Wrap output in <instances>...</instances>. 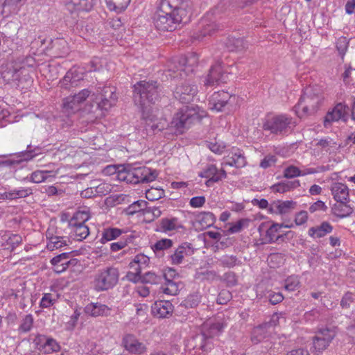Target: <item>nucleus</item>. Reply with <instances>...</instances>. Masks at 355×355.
I'll return each instance as SVG.
<instances>
[{
    "label": "nucleus",
    "instance_id": "f257e3e1",
    "mask_svg": "<svg viewBox=\"0 0 355 355\" xmlns=\"http://www.w3.org/2000/svg\"><path fill=\"white\" fill-rule=\"evenodd\" d=\"M189 3L186 0H161L153 20L155 27L162 31H173L187 18Z\"/></svg>",
    "mask_w": 355,
    "mask_h": 355
},
{
    "label": "nucleus",
    "instance_id": "f03ea898",
    "mask_svg": "<svg viewBox=\"0 0 355 355\" xmlns=\"http://www.w3.org/2000/svg\"><path fill=\"white\" fill-rule=\"evenodd\" d=\"M158 86L157 82L145 80L139 81L134 85L133 98L135 104L140 107L142 111L143 117L150 121V123H148L153 130L162 131L166 127H169L165 119H160L159 122H154V116L150 114L151 111L150 105L157 99Z\"/></svg>",
    "mask_w": 355,
    "mask_h": 355
},
{
    "label": "nucleus",
    "instance_id": "7ed1b4c3",
    "mask_svg": "<svg viewBox=\"0 0 355 355\" xmlns=\"http://www.w3.org/2000/svg\"><path fill=\"white\" fill-rule=\"evenodd\" d=\"M105 173L110 175L116 173V178L120 181L130 184L151 182L158 175L156 170L147 167L133 168L129 165H122L117 168L114 166H107L105 168Z\"/></svg>",
    "mask_w": 355,
    "mask_h": 355
},
{
    "label": "nucleus",
    "instance_id": "20e7f679",
    "mask_svg": "<svg viewBox=\"0 0 355 355\" xmlns=\"http://www.w3.org/2000/svg\"><path fill=\"white\" fill-rule=\"evenodd\" d=\"M207 116V112L198 105L183 106L174 114L169 128L175 134H182L190 125Z\"/></svg>",
    "mask_w": 355,
    "mask_h": 355
},
{
    "label": "nucleus",
    "instance_id": "39448f33",
    "mask_svg": "<svg viewBox=\"0 0 355 355\" xmlns=\"http://www.w3.org/2000/svg\"><path fill=\"white\" fill-rule=\"evenodd\" d=\"M223 329L224 324L220 320L210 319L202 324L200 333L192 338L191 345L193 349L208 352L213 347V338L219 336Z\"/></svg>",
    "mask_w": 355,
    "mask_h": 355
},
{
    "label": "nucleus",
    "instance_id": "423d86ee",
    "mask_svg": "<svg viewBox=\"0 0 355 355\" xmlns=\"http://www.w3.org/2000/svg\"><path fill=\"white\" fill-rule=\"evenodd\" d=\"M117 99L115 87L112 86L98 87L92 95V100L96 103L95 110H88V111L94 113L96 117L101 116L103 111H108L116 105Z\"/></svg>",
    "mask_w": 355,
    "mask_h": 355
},
{
    "label": "nucleus",
    "instance_id": "0eeeda50",
    "mask_svg": "<svg viewBox=\"0 0 355 355\" xmlns=\"http://www.w3.org/2000/svg\"><path fill=\"white\" fill-rule=\"evenodd\" d=\"M198 62V58L196 54L189 56H178L172 58L167 64V72L171 78H183L193 72V67Z\"/></svg>",
    "mask_w": 355,
    "mask_h": 355
},
{
    "label": "nucleus",
    "instance_id": "6e6552de",
    "mask_svg": "<svg viewBox=\"0 0 355 355\" xmlns=\"http://www.w3.org/2000/svg\"><path fill=\"white\" fill-rule=\"evenodd\" d=\"M119 271L114 266H105L98 269L94 277V287L96 291L113 288L119 282Z\"/></svg>",
    "mask_w": 355,
    "mask_h": 355
},
{
    "label": "nucleus",
    "instance_id": "1a4fd4ad",
    "mask_svg": "<svg viewBox=\"0 0 355 355\" xmlns=\"http://www.w3.org/2000/svg\"><path fill=\"white\" fill-rule=\"evenodd\" d=\"M296 121L286 114L274 116L268 119L263 124L264 130L277 135H284L293 130Z\"/></svg>",
    "mask_w": 355,
    "mask_h": 355
},
{
    "label": "nucleus",
    "instance_id": "9d476101",
    "mask_svg": "<svg viewBox=\"0 0 355 355\" xmlns=\"http://www.w3.org/2000/svg\"><path fill=\"white\" fill-rule=\"evenodd\" d=\"M321 103V98L318 95L311 96L309 89H307L300 98L295 106L297 114L302 117L303 115L314 113Z\"/></svg>",
    "mask_w": 355,
    "mask_h": 355
},
{
    "label": "nucleus",
    "instance_id": "9b49d317",
    "mask_svg": "<svg viewBox=\"0 0 355 355\" xmlns=\"http://www.w3.org/2000/svg\"><path fill=\"white\" fill-rule=\"evenodd\" d=\"M293 225H285L284 223H273L266 231L263 243H273L285 241L286 239H291L295 236L293 231H286L282 233L281 230L283 227L291 228Z\"/></svg>",
    "mask_w": 355,
    "mask_h": 355
},
{
    "label": "nucleus",
    "instance_id": "f8f14e48",
    "mask_svg": "<svg viewBox=\"0 0 355 355\" xmlns=\"http://www.w3.org/2000/svg\"><path fill=\"white\" fill-rule=\"evenodd\" d=\"M121 345L125 351L133 355H144L148 351L147 345L132 334H126L123 336Z\"/></svg>",
    "mask_w": 355,
    "mask_h": 355
},
{
    "label": "nucleus",
    "instance_id": "ddd939ff",
    "mask_svg": "<svg viewBox=\"0 0 355 355\" xmlns=\"http://www.w3.org/2000/svg\"><path fill=\"white\" fill-rule=\"evenodd\" d=\"M197 94V87L189 82H184L178 85L174 91V96L182 103H188L193 101Z\"/></svg>",
    "mask_w": 355,
    "mask_h": 355
},
{
    "label": "nucleus",
    "instance_id": "4468645a",
    "mask_svg": "<svg viewBox=\"0 0 355 355\" xmlns=\"http://www.w3.org/2000/svg\"><path fill=\"white\" fill-rule=\"evenodd\" d=\"M71 252H64L54 257L51 260V264L53 267V271L61 273L65 271L70 266H75L78 263L77 259H70Z\"/></svg>",
    "mask_w": 355,
    "mask_h": 355
},
{
    "label": "nucleus",
    "instance_id": "2eb2a0df",
    "mask_svg": "<svg viewBox=\"0 0 355 355\" xmlns=\"http://www.w3.org/2000/svg\"><path fill=\"white\" fill-rule=\"evenodd\" d=\"M84 78V71L83 69L73 67L70 69L60 80V85L62 88L70 89L76 87L78 83Z\"/></svg>",
    "mask_w": 355,
    "mask_h": 355
},
{
    "label": "nucleus",
    "instance_id": "dca6fc26",
    "mask_svg": "<svg viewBox=\"0 0 355 355\" xmlns=\"http://www.w3.org/2000/svg\"><path fill=\"white\" fill-rule=\"evenodd\" d=\"M34 343L40 352L46 354L57 352L60 349L56 340L45 335H37L34 339Z\"/></svg>",
    "mask_w": 355,
    "mask_h": 355
},
{
    "label": "nucleus",
    "instance_id": "f3484780",
    "mask_svg": "<svg viewBox=\"0 0 355 355\" xmlns=\"http://www.w3.org/2000/svg\"><path fill=\"white\" fill-rule=\"evenodd\" d=\"M227 80V74H226L220 62H216L213 65L207 75L205 85L207 86H214L220 83H226Z\"/></svg>",
    "mask_w": 355,
    "mask_h": 355
},
{
    "label": "nucleus",
    "instance_id": "a211bd4d",
    "mask_svg": "<svg viewBox=\"0 0 355 355\" xmlns=\"http://www.w3.org/2000/svg\"><path fill=\"white\" fill-rule=\"evenodd\" d=\"M199 176L208 179L206 182V185L209 187L211 183L217 182L226 178L227 173L224 169L218 170L214 164H208L200 173Z\"/></svg>",
    "mask_w": 355,
    "mask_h": 355
},
{
    "label": "nucleus",
    "instance_id": "6ab92c4d",
    "mask_svg": "<svg viewBox=\"0 0 355 355\" xmlns=\"http://www.w3.org/2000/svg\"><path fill=\"white\" fill-rule=\"evenodd\" d=\"M89 89H83L73 96H69L64 100L63 106L67 110L75 111L91 94Z\"/></svg>",
    "mask_w": 355,
    "mask_h": 355
},
{
    "label": "nucleus",
    "instance_id": "aec40b11",
    "mask_svg": "<svg viewBox=\"0 0 355 355\" xmlns=\"http://www.w3.org/2000/svg\"><path fill=\"white\" fill-rule=\"evenodd\" d=\"M86 315L93 317H107L111 315L112 308L101 302H90L84 308Z\"/></svg>",
    "mask_w": 355,
    "mask_h": 355
},
{
    "label": "nucleus",
    "instance_id": "412c9836",
    "mask_svg": "<svg viewBox=\"0 0 355 355\" xmlns=\"http://www.w3.org/2000/svg\"><path fill=\"white\" fill-rule=\"evenodd\" d=\"M231 98L232 96L227 92L220 91L214 92L209 98V108L216 112L222 111Z\"/></svg>",
    "mask_w": 355,
    "mask_h": 355
},
{
    "label": "nucleus",
    "instance_id": "4be33fe9",
    "mask_svg": "<svg viewBox=\"0 0 355 355\" xmlns=\"http://www.w3.org/2000/svg\"><path fill=\"white\" fill-rule=\"evenodd\" d=\"M193 254V249L189 243H183L175 249L173 252L168 257L173 264H180L184 257L191 256Z\"/></svg>",
    "mask_w": 355,
    "mask_h": 355
},
{
    "label": "nucleus",
    "instance_id": "5701e85b",
    "mask_svg": "<svg viewBox=\"0 0 355 355\" xmlns=\"http://www.w3.org/2000/svg\"><path fill=\"white\" fill-rule=\"evenodd\" d=\"M347 109L348 107L345 104L342 103H338L332 111L327 114L324 121V126H327V125L331 122L337 121L340 119L346 121Z\"/></svg>",
    "mask_w": 355,
    "mask_h": 355
},
{
    "label": "nucleus",
    "instance_id": "b1692460",
    "mask_svg": "<svg viewBox=\"0 0 355 355\" xmlns=\"http://www.w3.org/2000/svg\"><path fill=\"white\" fill-rule=\"evenodd\" d=\"M183 227L182 223L178 218H163L159 221V225H157L156 230L163 233L169 234L171 232L178 231Z\"/></svg>",
    "mask_w": 355,
    "mask_h": 355
},
{
    "label": "nucleus",
    "instance_id": "393cba45",
    "mask_svg": "<svg viewBox=\"0 0 355 355\" xmlns=\"http://www.w3.org/2000/svg\"><path fill=\"white\" fill-rule=\"evenodd\" d=\"M330 191L333 198L339 202L341 200L349 201V189L348 187L342 182H333L330 187Z\"/></svg>",
    "mask_w": 355,
    "mask_h": 355
},
{
    "label": "nucleus",
    "instance_id": "a878e982",
    "mask_svg": "<svg viewBox=\"0 0 355 355\" xmlns=\"http://www.w3.org/2000/svg\"><path fill=\"white\" fill-rule=\"evenodd\" d=\"M173 311V306L168 300L155 302L152 306V313L158 318H167Z\"/></svg>",
    "mask_w": 355,
    "mask_h": 355
},
{
    "label": "nucleus",
    "instance_id": "bb28decb",
    "mask_svg": "<svg viewBox=\"0 0 355 355\" xmlns=\"http://www.w3.org/2000/svg\"><path fill=\"white\" fill-rule=\"evenodd\" d=\"M194 220L196 228L202 230L212 226L216 221V217L211 212L202 211L195 216Z\"/></svg>",
    "mask_w": 355,
    "mask_h": 355
},
{
    "label": "nucleus",
    "instance_id": "cd10ccee",
    "mask_svg": "<svg viewBox=\"0 0 355 355\" xmlns=\"http://www.w3.org/2000/svg\"><path fill=\"white\" fill-rule=\"evenodd\" d=\"M176 275L175 270L172 268H169L167 272L164 274L166 283L161 287L164 293L170 295H175L178 293L179 290L178 284L169 279V277H174Z\"/></svg>",
    "mask_w": 355,
    "mask_h": 355
},
{
    "label": "nucleus",
    "instance_id": "c85d7f7f",
    "mask_svg": "<svg viewBox=\"0 0 355 355\" xmlns=\"http://www.w3.org/2000/svg\"><path fill=\"white\" fill-rule=\"evenodd\" d=\"M349 202L347 200L336 202L331 207L332 214L340 218L349 216L354 212V209Z\"/></svg>",
    "mask_w": 355,
    "mask_h": 355
},
{
    "label": "nucleus",
    "instance_id": "c756f323",
    "mask_svg": "<svg viewBox=\"0 0 355 355\" xmlns=\"http://www.w3.org/2000/svg\"><path fill=\"white\" fill-rule=\"evenodd\" d=\"M230 154L231 157H230V159L231 160L226 162L225 163V165L234 166L238 168H243L246 165L247 161L243 150L239 148H232Z\"/></svg>",
    "mask_w": 355,
    "mask_h": 355
},
{
    "label": "nucleus",
    "instance_id": "7c9ffc66",
    "mask_svg": "<svg viewBox=\"0 0 355 355\" xmlns=\"http://www.w3.org/2000/svg\"><path fill=\"white\" fill-rule=\"evenodd\" d=\"M333 231V226L327 221L309 230V235L313 238H322Z\"/></svg>",
    "mask_w": 355,
    "mask_h": 355
},
{
    "label": "nucleus",
    "instance_id": "2f4dec72",
    "mask_svg": "<svg viewBox=\"0 0 355 355\" xmlns=\"http://www.w3.org/2000/svg\"><path fill=\"white\" fill-rule=\"evenodd\" d=\"M90 218L89 211L87 208L78 210L75 212L73 217L69 221V226L76 225H85V223Z\"/></svg>",
    "mask_w": 355,
    "mask_h": 355
},
{
    "label": "nucleus",
    "instance_id": "473e14b6",
    "mask_svg": "<svg viewBox=\"0 0 355 355\" xmlns=\"http://www.w3.org/2000/svg\"><path fill=\"white\" fill-rule=\"evenodd\" d=\"M41 153V148L39 146L33 147L31 145H28L26 150L19 153L17 157L19 158V162H28Z\"/></svg>",
    "mask_w": 355,
    "mask_h": 355
},
{
    "label": "nucleus",
    "instance_id": "72a5a7b5",
    "mask_svg": "<svg viewBox=\"0 0 355 355\" xmlns=\"http://www.w3.org/2000/svg\"><path fill=\"white\" fill-rule=\"evenodd\" d=\"M71 228V236L77 241H83L86 239L89 234V227L86 225H76V226H69Z\"/></svg>",
    "mask_w": 355,
    "mask_h": 355
},
{
    "label": "nucleus",
    "instance_id": "f704fd0d",
    "mask_svg": "<svg viewBox=\"0 0 355 355\" xmlns=\"http://www.w3.org/2000/svg\"><path fill=\"white\" fill-rule=\"evenodd\" d=\"M3 240L5 248L12 251L21 244L22 238L19 234H8L3 236Z\"/></svg>",
    "mask_w": 355,
    "mask_h": 355
},
{
    "label": "nucleus",
    "instance_id": "c9c22d12",
    "mask_svg": "<svg viewBox=\"0 0 355 355\" xmlns=\"http://www.w3.org/2000/svg\"><path fill=\"white\" fill-rule=\"evenodd\" d=\"M123 233V231L119 228L110 227L106 228L102 232L101 238L100 241L101 243H105L108 241L115 240Z\"/></svg>",
    "mask_w": 355,
    "mask_h": 355
},
{
    "label": "nucleus",
    "instance_id": "e433bc0d",
    "mask_svg": "<svg viewBox=\"0 0 355 355\" xmlns=\"http://www.w3.org/2000/svg\"><path fill=\"white\" fill-rule=\"evenodd\" d=\"M131 0H105L110 10L121 12L125 10Z\"/></svg>",
    "mask_w": 355,
    "mask_h": 355
},
{
    "label": "nucleus",
    "instance_id": "4c0bfd02",
    "mask_svg": "<svg viewBox=\"0 0 355 355\" xmlns=\"http://www.w3.org/2000/svg\"><path fill=\"white\" fill-rule=\"evenodd\" d=\"M5 196L7 199L14 200L20 198H25L32 194V189L31 188H18L13 190L5 192Z\"/></svg>",
    "mask_w": 355,
    "mask_h": 355
},
{
    "label": "nucleus",
    "instance_id": "58836bf2",
    "mask_svg": "<svg viewBox=\"0 0 355 355\" xmlns=\"http://www.w3.org/2000/svg\"><path fill=\"white\" fill-rule=\"evenodd\" d=\"M173 244V241L171 239H162L157 241L151 248L156 254L160 255L164 250L170 249Z\"/></svg>",
    "mask_w": 355,
    "mask_h": 355
},
{
    "label": "nucleus",
    "instance_id": "ea45409f",
    "mask_svg": "<svg viewBox=\"0 0 355 355\" xmlns=\"http://www.w3.org/2000/svg\"><path fill=\"white\" fill-rule=\"evenodd\" d=\"M59 298V295L56 292L44 293L40 300V306L49 308L55 304Z\"/></svg>",
    "mask_w": 355,
    "mask_h": 355
},
{
    "label": "nucleus",
    "instance_id": "a19ab883",
    "mask_svg": "<svg viewBox=\"0 0 355 355\" xmlns=\"http://www.w3.org/2000/svg\"><path fill=\"white\" fill-rule=\"evenodd\" d=\"M67 245V239L65 237L57 236L51 237V241H47L46 248L49 250L53 251Z\"/></svg>",
    "mask_w": 355,
    "mask_h": 355
},
{
    "label": "nucleus",
    "instance_id": "79ce46f5",
    "mask_svg": "<svg viewBox=\"0 0 355 355\" xmlns=\"http://www.w3.org/2000/svg\"><path fill=\"white\" fill-rule=\"evenodd\" d=\"M164 196L165 191L160 187H151L146 191V198L150 201L157 200Z\"/></svg>",
    "mask_w": 355,
    "mask_h": 355
},
{
    "label": "nucleus",
    "instance_id": "37998d69",
    "mask_svg": "<svg viewBox=\"0 0 355 355\" xmlns=\"http://www.w3.org/2000/svg\"><path fill=\"white\" fill-rule=\"evenodd\" d=\"M52 172L51 171L37 170L33 172L30 176V181L33 183H41L47 180L49 177L52 176L51 175Z\"/></svg>",
    "mask_w": 355,
    "mask_h": 355
},
{
    "label": "nucleus",
    "instance_id": "c03bdc74",
    "mask_svg": "<svg viewBox=\"0 0 355 355\" xmlns=\"http://www.w3.org/2000/svg\"><path fill=\"white\" fill-rule=\"evenodd\" d=\"M250 220L247 218H241L234 223H229L230 226L227 230L228 234H236L242 231L244 227H246L249 225Z\"/></svg>",
    "mask_w": 355,
    "mask_h": 355
},
{
    "label": "nucleus",
    "instance_id": "a18cd8bd",
    "mask_svg": "<svg viewBox=\"0 0 355 355\" xmlns=\"http://www.w3.org/2000/svg\"><path fill=\"white\" fill-rule=\"evenodd\" d=\"M19 69H9L2 72L3 79L7 83H13L15 85L19 81Z\"/></svg>",
    "mask_w": 355,
    "mask_h": 355
},
{
    "label": "nucleus",
    "instance_id": "49530a36",
    "mask_svg": "<svg viewBox=\"0 0 355 355\" xmlns=\"http://www.w3.org/2000/svg\"><path fill=\"white\" fill-rule=\"evenodd\" d=\"M33 322L34 318L31 314L26 315L21 321L18 331L20 333H27L30 331L33 327Z\"/></svg>",
    "mask_w": 355,
    "mask_h": 355
},
{
    "label": "nucleus",
    "instance_id": "de8ad7c7",
    "mask_svg": "<svg viewBox=\"0 0 355 355\" xmlns=\"http://www.w3.org/2000/svg\"><path fill=\"white\" fill-rule=\"evenodd\" d=\"M66 3H71L78 10L89 11L92 8L89 0H64Z\"/></svg>",
    "mask_w": 355,
    "mask_h": 355
},
{
    "label": "nucleus",
    "instance_id": "09e8293b",
    "mask_svg": "<svg viewBox=\"0 0 355 355\" xmlns=\"http://www.w3.org/2000/svg\"><path fill=\"white\" fill-rule=\"evenodd\" d=\"M162 275L154 272H147L142 275V283L156 284L161 282Z\"/></svg>",
    "mask_w": 355,
    "mask_h": 355
},
{
    "label": "nucleus",
    "instance_id": "8fccbe9b",
    "mask_svg": "<svg viewBox=\"0 0 355 355\" xmlns=\"http://www.w3.org/2000/svg\"><path fill=\"white\" fill-rule=\"evenodd\" d=\"M146 202L144 200H137L130 205L125 210L126 214L134 215L140 212L146 207Z\"/></svg>",
    "mask_w": 355,
    "mask_h": 355
},
{
    "label": "nucleus",
    "instance_id": "3c124183",
    "mask_svg": "<svg viewBox=\"0 0 355 355\" xmlns=\"http://www.w3.org/2000/svg\"><path fill=\"white\" fill-rule=\"evenodd\" d=\"M315 336L324 340L325 339L326 341L331 343L336 336V332L334 329L331 328H322L318 331Z\"/></svg>",
    "mask_w": 355,
    "mask_h": 355
},
{
    "label": "nucleus",
    "instance_id": "603ef678",
    "mask_svg": "<svg viewBox=\"0 0 355 355\" xmlns=\"http://www.w3.org/2000/svg\"><path fill=\"white\" fill-rule=\"evenodd\" d=\"M295 204V203L292 200L278 201L274 206L279 214H283L288 213L293 209Z\"/></svg>",
    "mask_w": 355,
    "mask_h": 355
},
{
    "label": "nucleus",
    "instance_id": "864d4df0",
    "mask_svg": "<svg viewBox=\"0 0 355 355\" xmlns=\"http://www.w3.org/2000/svg\"><path fill=\"white\" fill-rule=\"evenodd\" d=\"M94 187V194L96 196H106L108 194L112 189L111 184L107 182H101L98 184L96 185L94 183H92Z\"/></svg>",
    "mask_w": 355,
    "mask_h": 355
},
{
    "label": "nucleus",
    "instance_id": "5fc2aeb1",
    "mask_svg": "<svg viewBox=\"0 0 355 355\" xmlns=\"http://www.w3.org/2000/svg\"><path fill=\"white\" fill-rule=\"evenodd\" d=\"M300 286V280L297 276H291L285 281V289L288 291H294Z\"/></svg>",
    "mask_w": 355,
    "mask_h": 355
},
{
    "label": "nucleus",
    "instance_id": "6e6d98bb",
    "mask_svg": "<svg viewBox=\"0 0 355 355\" xmlns=\"http://www.w3.org/2000/svg\"><path fill=\"white\" fill-rule=\"evenodd\" d=\"M330 343L315 336L313 340V347L316 352H322L329 345Z\"/></svg>",
    "mask_w": 355,
    "mask_h": 355
},
{
    "label": "nucleus",
    "instance_id": "4d7b16f0",
    "mask_svg": "<svg viewBox=\"0 0 355 355\" xmlns=\"http://www.w3.org/2000/svg\"><path fill=\"white\" fill-rule=\"evenodd\" d=\"M207 147L213 153L220 155L224 152L225 149L226 148V145L223 142H209L207 144Z\"/></svg>",
    "mask_w": 355,
    "mask_h": 355
},
{
    "label": "nucleus",
    "instance_id": "13d9d810",
    "mask_svg": "<svg viewBox=\"0 0 355 355\" xmlns=\"http://www.w3.org/2000/svg\"><path fill=\"white\" fill-rule=\"evenodd\" d=\"M300 176V168L295 166L291 165L284 170V177L286 178H293Z\"/></svg>",
    "mask_w": 355,
    "mask_h": 355
},
{
    "label": "nucleus",
    "instance_id": "bf43d9fd",
    "mask_svg": "<svg viewBox=\"0 0 355 355\" xmlns=\"http://www.w3.org/2000/svg\"><path fill=\"white\" fill-rule=\"evenodd\" d=\"M200 300L197 295H189L183 301L182 304L186 308H194L198 305Z\"/></svg>",
    "mask_w": 355,
    "mask_h": 355
},
{
    "label": "nucleus",
    "instance_id": "052dcab7",
    "mask_svg": "<svg viewBox=\"0 0 355 355\" xmlns=\"http://www.w3.org/2000/svg\"><path fill=\"white\" fill-rule=\"evenodd\" d=\"M133 259L135 260V263H137L142 270L145 268L150 262L148 257L144 254H137Z\"/></svg>",
    "mask_w": 355,
    "mask_h": 355
},
{
    "label": "nucleus",
    "instance_id": "680f3d73",
    "mask_svg": "<svg viewBox=\"0 0 355 355\" xmlns=\"http://www.w3.org/2000/svg\"><path fill=\"white\" fill-rule=\"evenodd\" d=\"M20 76L19 81L17 82L16 85H19L23 83H28L31 81V77L28 73V70L25 67L19 68Z\"/></svg>",
    "mask_w": 355,
    "mask_h": 355
},
{
    "label": "nucleus",
    "instance_id": "e2e57ef3",
    "mask_svg": "<svg viewBox=\"0 0 355 355\" xmlns=\"http://www.w3.org/2000/svg\"><path fill=\"white\" fill-rule=\"evenodd\" d=\"M327 210V206L325 205L324 202L322 200H318L310 205L309 208V211L311 213H314L315 211H326Z\"/></svg>",
    "mask_w": 355,
    "mask_h": 355
},
{
    "label": "nucleus",
    "instance_id": "0e129e2a",
    "mask_svg": "<svg viewBox=\"0 0 355 355\" xmlns=\"http://www.w3.org/2000/svg\"><path fill=\"white\" fill-rule=\"evenodd\" d=\"M205 202L206 199L205 196H195L191 198L189 205L193 208H200L205 205Z\"/></svg>",
    "mask_w": 355,
    "mask_h": 355
},
{
    "label": "nucleus",
    "instance_id": "69168bd1",
    "mask_svg": "<svg viewBox=\"0 0 355 355\" xmlns=\"http://www.w3.org/2000/svg\"><path fill=\"white\" fill-rule=\"evenodd\" d=\"M80 314L81 313L79 310L76 309L74 311L73 313L70 317L69 320L67 322V328L68 329H73L76 326Z\"/></svg>",
    "mask_w": 355,
    "mask_h": 355
},
{
    "label": "nucleus",
    "instance_id": "338daca9",
    "mask_svg": "<svg viewBox=\"0 0 355 355\" xmlns=\"http://www.w3.org/2000/svg\"><path fill=\"white\" fill-rule=\"evenodd\" d=\"M336 143L330 139H322L318 141L316 146L321 147L327 152L330 151V148L334 147Z\"/></svg>",
    "mask_w": 355,
    "mask_h": 355
},
{
    "label": "nucleus",
    "instance_id": "774afa93",
    "mask_svg": "<svg viewBox=\"0 0 355 355\" xmlns=\"http://www.w3.org/2000/svg\"><path fill=\"white\" fill-rule=\"evenodd\" d=\"M276 161L277 159L275 155H268L261 160L260 166L263 168H267L274 164Z\"/></svg>",
    "mask_w": 355,
    "mask_h": 355
}]
</instances>
